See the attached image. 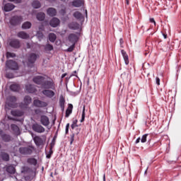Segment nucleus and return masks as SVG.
Returning a JSON list of instances; mask_svg holds the SVG:
<instances>
[{
	"label": "nucleus",
	"mask_w": 181,
	"mask_h": 181,
	"mask_svg": "<svg viewBox=\"0 0 181 181\" xmlns=\"http://www.w3.org/2000/svg\"><path fill=\"white\" fill-rule=\"evenodd\" d=\"M42 87L45 90H56V83H54V81L52 79L49 81H46L44 79Z\"/></svg>",
	"instance_id": "f257e3e1"
},
{
	"label": "nucleus",
	"mask_w": 181,
	"mask_h": 181,
	"mask_svg": "<svg viewBox=\"0 0 181 181\" xmlns=\"http://www.w3.org/2000/svg\"><path fill=\"white\" fill-rule=\"evenodd\" d=\"M22 21H23V18L22 16H14L10 19V24L11 26H18L22 23Z\"/></svg>",
	"instance_id": "f03ea898"
},
{
	"label": "nucleus",
	"mask_w": 181,
	"mask_h": 181,
	"mask_svg": "<svg viewBox=\"0 0 181 181\" xmlns=\"http://www.w3.org/2000/svg\"><path fill=\"white\" fill-rule=\"evenodd\" d=\"M37 57H39V54H36L35 53H30L28 57V66L29 67H32L35 63H36V60H37Z\"/></svg>",
	"instance_id": "7ed1b4c3"
},
{
	"label": "nucleus",
	"mask_w": 181,
	"mask_h": 181,
	"mask_svg": "<svg viewBox=\"0 0 181 181\" xmlns=\"http://www.w3.org/2000/svg\"><path fill=\"white\" fill-rule=\"evenodd\" d=\"M8 45L13 49H20L21 45V41L16 38H11L8 41Z\"/></svg>",
	"instance_id": "20e7f679"
},
{
	"label": "nucleus",
	"mask_w": 181,
	"mask_h": 181,
	"mask_svg": "<svg viewBox=\"0 0 181 181\" xmlns=\"http://www.w3.org/2000/svg\"><path fill=\"white\" fill-rule=\"evenodd\" d=\"M33 149H35V147L32 146H29L28 147H20L19 152L21 155H32Z\"/></svg>",
	"instance_id": "39448f33"
},
{
	"label": "nucleus",
	"mask_w": 181,
	"mask_h": 181,
	"mask_svg": "<svg viewBox=\"0 0 181 181\" xmlns=\"http://www.w3.org/2000/svg\"><path fill=\"white\" fill-rule=\"evenodd\" d=\"M32 128L33 131H34V132H37V134H43V132L46 131L43 126L37 123L33 124Z\"/></svg>",
	"instance_id": "423d86ee"
},
{
	"label": "nucleus",
	"mask_w": 181,
	"mask_h": 181,
	"mask_svg": "<svg viewBox=\"0 0 181 181\" xmlns=\"http://www.w3.org/2000/svg\"><path fill=\"white\" fill-rule=\"evenodd\" d=\"M6 66L11 70H18V63L13 60L6 61Z\"/></svg>",
	"instance_id": "0eeeda50"
},
{
	"label": "nucleus",
	"mask_w": 181,
	"mask_h": 181,
	"mask_svg": "<svg viewBox=\"0 0 181 181\" xmlns=\"http://www.w3.org/2000/svg\"><path fill=\"white\" fill-rule=\"evenodd\" d=\"M68 40L72 45H76V42H78V36L75 33H71L68 35Z\"/></svg>",
	"instance_id": "6e6552de"
},
{
	"label": "nucleus",
	"mask_w": 181,
	"mask_h": 181,
	"mask_svg": "<svg viewBox=\"0 0 181 181\" xmlns=\"http://www.w3.org/2000/svg\"><path fill=\"white\" fill-rule=\"evenodd\" d=\"M17 99L15 96H8L6 99V104L8 107H13V104L16 103Z\"/></svg>",
	"instance_id": "1a4fd4ad"
},
{
	"label": "nucleus",
	"mask_w": 181,
	"mask_h": 181,
	"mask_svg": "<svg viewBox=\"0 0 181 181\" xmlns=\"http://www.w3.org/2000/svg\"><path fill=\"white\" fill-rule=\"evenodd\" d=\"M42 94L47 97L48 98H53L54 95H56L54 91L50 89H45L42 91Z\"/></svg>",
	"instance_id": "9d476101"
},
{
	"label": "nucleus",
	"mask_w": 181,
	"mask_h": 181,
	"mask_svg": "<svg viewBox=\"0 0 181 181\" xmlns=\"http://www.w3.org/2000/svg\"><path fill=\"white\" fill-rule=\"evenodd\" d=\"M33 81H34L35 84H38V86H40L42 87L45 81V77L41 76H35L33 78Z\"/></svg>",
	"instance_id": "9b49d317"
},
{
	"label": "nucleus",
	"mask_w": 181,
	"mask_h": 181,
	"mask_svg": "<svg viewBox=\"0 0 181 181\" xmlns=\"http://www.w3.org/2000/svg\"><path fill=\"white\" fill-rule=\"evenodd\" d=\"M40 122H41L42 125H43L44 127H49V125L50 124L49 117L46 115L40 116Z\"/></svg>",
	"instance_id": "f8f14e48"
},
{
	"label": "nucleus",
	"mask_w": 181,
	"mask_h": 181,
	"mask_svg": "<svg viewBox=\"0 0 181 181\" xmlns=\"http://www.w3.org/2000/svg\"><path fill=\"white\" fill-rule=\"evenodd\" d=\"M15 7L16 6L13 4L6 3L3 7V11H4V12H11V11H13V9H15Z\"/></svg>",
	"instance_id": "ddd939ff"
},
{
	"label": "nucleus",
	"mask_w": 181,
	"mask_h": 181,
	"mask_svg": "<svg viewBox=\"0 0 181 181\" xmlns=\"http://www.w3.org/2000/svg\"><path fill=\"white\" fill-rule=\"evenodd\" d=\"M33 104L35 107H37L38 108H43V107H47V103L46 102H43L40 100H35L33 101Z\"/></svg>",
	"instance_id": "4468645a"
},
{
	"label": "nucleus",
	"mask_w": 181,
	"mask_h": 181,
	"mask_svg": "<svg viewBox=\"0 0 181 181\" xmlns=\"http://www.w3.org/2000/svg\"><path fill=\"white\" fill-rule=\"evenodd\" d=\"M25 90L27 93H30L31 94H33V93H36L37 91V89H36V86L32 84L26 85Z\"/></svg>",
	"instance_id": "2eb2a0df"
},
{
	"label": "nucleus",
	"mask_w": 181,
	"mask_h": 181,
	"mask_svg": "<svg viewBox=\"0 0 181 181\" xmlns=\"http://www.w3.org/2000/svg\"><path fill=\"white\" fill-rule=\"evenodd\" d=\"M2 132H0V136L2 139V141H4V142H11L12 137L11 136V135L9 134H1Z\"/></svg>",
	"instance_id": "dca6fc26"
},
{
	"label": "nucleus",
	"mask_w": 181,
	"mask_h": 181,
	"mask_svg": "<svg viewBox=\"0 0 181 181\" xmlns=\"http://www.w3.org/2000/svg\"><path fill=\"white\" fill-rule=\"evenodd\" d=\"M50 26L52 28H57L60 25V20L57 18H53L49 22Z\"/></svg>",
	"instance_id": "f3484780"
},
{
	"label": "nucleus",
	"mask_w": 181,
	"mask_h": 181,
	"mask_svg": "<svg viewBox=\"0 0 181 181\" xmlns=\"http://www.w3.org/2000/svg\"><path fill=\"white\" fill-rule=\"evenodd\" d=\"M68 28L73 30H78V29H80V24L77 22H71L68 25Z\"/></svg>",
	"instance_id": "a211bd4d"
},
{
	"label": "nucleus",
	"mask_w": 181,
	"mask_h": 181,
	"mask_svg": "<svg viewBox=\"0 0 181 181\" xmlns=\"http://www.w3.org/2000/svg\"><path fill=\"white\" fill-rule=\"evenodd\" d=\"M121 53L124 60L125 64L128 66V64H129V57H128V54H127V52L124 49L121 50Z\"/></svg>",
	"instance_id": "6ab92c4d"
},
{
	"label": "nucleus",
	"mask_w": 181,
	"mask_h": 181,
	"mask_svg": "<svg viewBox=\"0 0 181 181\" xmlns=\"http://www.w3.org/2000/svg\"><path fill=\"white\" fill-rule=\"evenodd\" d=\"M47 13L49 16H56V15H57V10L54 8L50 7L47 8Z\"/></svg>",
	"instance_id": "aec40b11"
},
{
	"label": "nucleus",
	"mask_w": 181,
	"mask_h": 181,
	"mask_svg": "<svg viewBox=\"0 0 181 181\" xmlns=\"http://www.w3.org/2000/svg\"><path fill=\"white\" fill-rule=\"evenodd\" d=\"M17 36L20 38V39H29L30 36L29 34L26 33L25 31H20L17 33Z\"/></svg>",
	"instance_id": "412c9836"
},
{
	"label": "nucleus",
	"mask_w": 181,
	"mask_h": 181,
	"mask_svg": "<svg viewBox=\"0 0 181 181\" xmlns=\"http://www.w3.org/2000/svg\"><path fill=\"white\" fill-rule=\"evenodd\" d=\"M33 141L37 146H41V145H43V139H41L40 136H35Z\"/></svg>",
	"instance_id": "4be33fe9"
},
{
	"label": "nucleus",
	"mask_w": 181,
	"mask_h": 181,
	"mask_svg": "<svg viewBox=\"0 0 181 181\" xmlns=\"http://www.w3.org/2000/svg\"><path fill=\"white\" fill-rule=\"evenodd\" d=\"M6 171L10 175H15L16 169H15V167H13V165H7L6 166Z\"/></svg>",
	"instance_id": "5701e85b"
},
{
	"label": "nucleus",
	"mask_w": 181,
	"mask_h": 181,
	"mask_svg": "<svg viewBox=\"0 0 181 181\" xmlns=\"http://www.w3.org/2000/svg\"><path fill=\"white\" fill-rule=\"evenodd\" d=\"M11 128L14 133H16V135L21 134V130L19 129V127L15 124H11Z\"/></svg>",
	"instance_id": "b1692460"
},
{
	"label": "nucleus",
	"mask_w": 181,
	"mask_h": 181,
	"mask_svg": "<svg viewBox=\"0 0 181 181\" xmlns=\"http://www.w3.org/2000/svg\"><path fill=\"white\" fill-rule=\"evenodd\" d=\"M72 112H73V105L69 104L68 107L66 110V115H65L66 118H69V117H70V114H71Z\"/></svg>",
	"instance_id": "393cba45"
},
{
	"label": "nucleus",
	"mask_w": 181,
	"mask_h": 181,
	"mask_svg": "<svg viewBox=\"0 0 181 181\" xmlns=\"http://www.w3.org/2000/svg\"><path fill=\"white\" fill-rule=\"evenodd\" d=\"M27 163H29V165H33V166H36V165H37V160L35 158H28Z\"/></svg>",
	"instance_id": "a878e982"
},
{
	"label": "nucleus",
	"mask_w": 181,
	"mask_h": 181,
	"mask_svg": "<svg viewBox=\"0 0 181 181\" xmlns=\"http://www.w3.org/2000/svg\"><path fill=\"white\" fill-rule=\"evenodd\" d=\"M83 5V1L81 0H75L72 1V6L75 8H80Z\"/></svg>",
	"instance_id": "bb28decb"
},
{
	"label": "nucleus",
	"mask_w": 181,
	"mask_h": 181,
	"mask_svg": "<svg viewBox=\"0 0 181 181\" xmlns=\"http://www.w3.org/2000/svg\"><path fill=\"white\" fill-rule=\"evenodd\" d=\"M66 103V100L63 96H60L59 98V105L61 107L62 111H64V104Z\"/></svg>",
	"instance_id": "cd10ccee"
},
{
	"label": "nucleus",
	"mask_w": 181,
	"mask_h": 181,
	"mask_svg": "<svg viewBox=\"0 0 181 181\" xmlns=\"http://www.w3.org/2000/svg\"><path fill=\"white\" fill-rule=\"evenodd\" d=\"M21 28L22 29H30L32 28V23L29 21L24 22Z\"/></svg>",
	"instance_id": "c85d7f7f"
},
{
	"label": "nucleus",
	"mask_w": 181,
	"mask_h": 181,
	"mask_svg": "<svg viewBox=\"0 0 181 181\" xmlns=\"http://www.w3.org/2000/svg\"><path fill=\"white\" fill-rule=\"evenodd\" d=\"M10 90H11V91L18 92L21 90V86L18 84H12L10 86Z\"/></svg>",
	"instance_id": "c756f323"
},
{
	"label": "nucleus",
	"mask_w": 181,
	"mask_h": 181,
	"mask_svg": "<svg viewBox=\"0 0 181 181\" xmlns=\"http://www.w3.org/2000/svg\"><path fill=\"white\" fill-rule=\"evenodd\" d=\"M73 16L75 17L76 19H78L79 21L83 19V14L79 11L74 12Z\"/></svg>",
	"instance_id": "7c9ffc66"
},
{
	"label": "nucleus",
	"mask_w": 181,
	"mask_h": 181,
	"mask_svg": "<svg viewBox=\"0 0 181 181\" xmlns=\"http://www.w3.org/2000/svg\"><path fill=\"white\" fill-rule=\"evenodd\" d=\"M23 102L25 105H29V104L32 103V98H30L29 95H26L24 98Z\"/></svg>",
	"instance_id": "2f4dec72"
},
{
	"label": "nucleus",
	"mask_w": 181,
	"mask_h": 181,
	"mask_svg": "<svg viewBox=\"0 0 181 181\" xmlns=\"http://www.w3.org/2000/svg\"><path fill=\"white\" fill-rule=\"evenodd\" d=\"M46 18V14H45V13H38L37 14V19L38 21H45V18Z\"/></svg>",
	"instance_id": "473e14b6"
},
{
	"label": "nucleus",
	"mask_w": 181,
	"mask_h": 181,
	"mask_svg": "<svg viewBox=\"0 0 181 181\" xmlns=\"http://www.w3.org/2000/svg\"><path fill=\"white\" fill-rule=\"evenodd\" d=\"M1 158L4 162H8L9 160V154L8 153H1Z\"/></svg>",
	"instance_id": "72a5a7b5"
},
{
	"label": "nucleus",
	"mask_w": 181,
	"mask_h": 181,
	"mask_svg": "<svg viewBox=\"0 0 181 181\" xmlns=\"http://www.w3.org/2000/svg\"><path fill=\"white\" fill-rule=\"evenodd\" d=\"M32 6L34 7L35 9H39L42 5L40 4V1L35 0L32 3Z\"/></svg>",
	"instance_id": "f704fd0d"
},
{
	"label": "nucleus",
	"mask_w": 181,
	"mask_h": 181,
	"mask_svg": "<svg viewBox=\"0 0 181 181\" xmlns=\"http://www.w3.org/2000/svg\"><path fill=\"white\" fill-rule=\"evenodd\" d=\"M57 39V36L54 33H49V42H52V43L54 42V41Z\"/></svg>",
	"instance_id": "c9c22d12"
},
{
	"label": "nucleus",
	"mask_w": 181,
	"mask_h": 181,
	"mask_svg": "<svg viewBox=\"0 0 181 181\" xmlns=\"http://www.w3.org/2000/svg\"><path fill=\"white\" fill-rule=\"evenodd\" d=\"M6 57L7 59H11V58L16 57V54H15L13 52H7L6 54Z\"/></svg>",
	"instance_id": "e433bc0d"
},
{
	"label": "nucleus",
	"mask_w": 181,
	"mask_h": 181,
	"mask_svg": "<svg viewBox=\"0 0 181 181\" xmlns=\"http://www.w3.org/2000/svg\"><path fill=\"white\" fill-rule=\"evenodd\" d=\"M45 50L46 52H52V50H53V45H50V44H47L45 46Z\"/></svg>",
	"instance_id": "4c0bfd02"
},
{
	"label": "nucleus",
	"mask_w": 181,
	"mask_h": 181,
	"mask_svg": "<svg viewBox=\"0 0 181 181\" xmlns=\"http://www.w3.org/2000/svg\"><path fill=\"white\" fill-rule=\"evenodd\" d=\"M77 122H78V121L77 120V119H75L74 121H73V123L71 125V129H76V128H77V127H78V124H77Z\"/></svg>",
	"instance_id": "58836bf2"
},
{
	"label": "nucleus",
	"mask_w": 181,
	"mask_h": 181,
	"mask_svg": "<svg viewBox=\"0 0 181 181\" xmlns=\"http://www.w3.org/2000/svg\"><path fill=\"white\" fill-rule=\"evenodd\" d=\"M84 119H86V106H83V107L82 116L80 122H84Z\"/></svg>",
	"instance_id": "ea45409f"
},
{
	"label": "nucleus",
	"mask_w": 181,
	"mask_h": 181,
	"mask_svg": "<svg viewBox=\"0 0 181 181\" xmlns=\"http://www.w3.org/2000/svg\"><path fill=\"white\" fill-rule=\"evenodd\" d=\"M76 47V44H72L67 49L65 50V52H68L69 53H71L73 50H74V48Z\"/></svg>",
	"instance_id": "a19ab883"
},
{
	"label": "nucleus",
	"mask_w": 181,
	"mask_h": 181,
	"mask_svg": "<svg viewBox=\"0 0 181 181\" xmlns=\"http://www.w3.org/2000/svg\"><path fill=\"white\" fill-rule=\"evenodd\" d=\"M81 131V129H80L78 127V126L77 127H76L75 129H72V132H74V134H75V135H78V134H80Z\"/></svg>",
	"instance_id": "79ce46f5"
},
{
	"label": "nucleus",
	"mask_w": 181,
	"mask_h": 181,
	"mask_svg": "<svg viewBox=\"0 0 181 181\" xmlns=\"http://www.w3.org/2000/svg\"><path fill=\"white\" fill-rule=\"evenodd\" d=\"M148 137V134H144L142 136L141 139V142L142 144H145V142H146V138Z\"/></svg>",
	"instance_id": "37998d69"
},
{
	"label": "nucleus",
	"mask_w": 181,
	"mask_h": 181,
	"mask_svg": "<svg viewBox=\"0 0 181 181\" xmlns=\"http://www.w3.org/2000/svg\"><path fill=\"white\" fill-rule=\"evenodd\" d=\"M56 144V136H54L52 141V142L50 143V147L51 148H54V145Z\"/></svg>",
	"instance_id": "c03bdc74"
},
{
	"label": "nucleus",
	"mask_w": 181,
	"mask_h": 181,
	"mask_svg": "<svg viewBox=\"0 0 181 181\" xmlns=\"http://www.w3.org/2000/svg\"><path fill=\"white\" fill-rule=\"evenodd\" d=\"M76 134L74 133H73L72 134L70 135V144L71 145V144H73V142H74V136Z\"/></svg>",
	"instance_id": "a18cd8bd"
},
{
	"label": "nucleus",
	"mask_w": 181,
	"mask_h": 181,
	"mask_svg": "<svg viewBox=\"0 0 181 181\" xmlns=\"http://www.w3.org/2000/svg\"><path fill=\"white\" fill-rule=\"evenodd\" d=\"M9 2H14V4H21L22 0H8Z\"/></svg>",
	"instance_id": "49530a36"
},
{
	"label": "nucleus",
	"mask_w": 181,
	"mask_h": 181,
	"mask_svg": "<svg viewBox=\"0 0 181 181\" xmlns=\"http://www.w3.org/2000/svg\"><path fill=\"white\" fill-rule=\"evenodd\" d=\"M12 115H13L14 117H19L21 116V115L18 114V111H12L11 112Z\"/></svg>",
	"instance_id": "de8ad7c7"
},
{
	"label": "nucleus",
	"mask_w": 181,
	"mask_h": 181,
	"mask_svg": "<svg viewBox=\"0 0 181 181\" xmlns=\"http://www.w3.org/2000/svg\"><path fill=\"white\" fill-rule=\"evenodd\" d=\"M156 83L157 86H160V78H159V77L156 78Z\"/></svg>",
	"instance_id": "09e8293b"
},
{
	"label": "nucleus",
	"mask_w": 181,
	"mask_h": 181,
	"mask_svg": "<svg viewBox=\"0 0 181 181\" xmlns=\"http://www.w3.org/2000/svg\"><path fill=\"white\" fill-rule=\"evenodd\" d=\"M120 47L124 48V39H119Z\"/></svg>",
	"instance_id": "8fccbe9b"
},
{
	"label": "nucleus",
	"mask_w": 181,
	"mask_h": 181,
	"mask_svg": "<svg viewBox=\"0 0 181 181\" xmlns=\"http://www.w3.org/2000/svg\"><path fill=\"white\" fill-rule=\"evenodd\" d=\"M60 13L62 14L63 16H64L66 15V9L65 8L61 9Z\"/></svg>",
	"instance_id": "3c124183"
},
{
	"label": "nucleus",
	"mask_w": 181,
	"mask_h": 181,
	"mask_svg": "<svg viewBox=\"0 0 181 181\" xmlns=\"http://www.w3.org/2000/svg\"><path fill=\"white\" fill-rule=\"evenodd\" d=\"M35 112L37 115H39V114H40V112H42V110L37 109L35 110Z\"/></svg>",
	"instance_id": "603ef678"
},
{
	"label": "nucleus",
	"mask_w": 181,
	"mask_h": 181,
	"mask_svg": "<svg viewBox=\"0 0 181 181\" xmlns=\"http://www.w3.org/2000/svg\"><path fill=\"white\" fill-rule=\"evenodd\" d=\"M150 22L151 23H154V25H156V22H155V19L154 18H150Z\"/></svg>",
	"instance_id": "864d4df0"
},
{
	"label": "nucleus",
	"mask_w": 181,
	"mask_h": 181,
	"mask_svg": "<svg viewBox=\"0 0 181 181\" xmlns=\"http://www.w3.org/2000/svg\"><path fill=\"white\" fill-rule=\"evenodd\" d=\"M139 142H141V137H139L136 141H135V144H139Z\"/></svg>",
	"instance_id": "5fc2aeb1"
},
{
	"label": "nucleus",
	"mask_w": 181,
	"mask_h": 181,
	"mask_svg": "<svg viewBox=\"0 0 181 181\" xmlns=\"http://www.w3.org/2000/svg\"><path fill=\"white\" fill-rule=\"evenodd\" d=\"M49 154L53 155V148H52L51 146H50V148H49Z\"/></svg>",
	"instance_id": "6e6d98bb"
},
{
	"label": "nucleus",
	"mask_w": 181,
	"mask_h": 181,
	"mask_svg": "<svg viewBox=\"0 0 181 181\" xmlns=\"http://www.w3.org/2000/svg\"><path fill=\"white\" fill-rule=\"evenodd\" d=\"M73 73L74 74H71L70 77H73L74 76H76L75 74H77V71H74Z\"/></svg>",
	"instance_id": "4d7b16f0"
},
{
	"label": "nucleus",
	"mask_w": 181,
	"mask_h": 181,
	"mask_svg": "<svg viewBox=\"0 0 181 181\" xmlns=\"http://www.w3.org/2000/svg\"><path fill=\"white\" fill-rule=\"evenodd\" d=\"M47 159H50L52 158V154H49V153L47 154Z\"/></svg>",
	"instance_id": "13d9d810"
},
{
	"label": "nucleus",
	"mask_w": 181,
	"mask_h": 181,
	"mask_svg": "<svg viewBox=\"0 0 181 181\" xmlns=\"http://www.w3.org/2000/svg\"><path fill=\"white\" fill-rule=\"evenodd\" d=\"M66 76H67V74H66V73L63 74L62 75V78H64V77H66Z\"/></svg>",
	"instance_id": "bf43d9fd"
},
{
	"label": "nucleus",
	"mask_w": 181,
	"mask_h": 181,
	"mask_svg": "<svg viewBox=\"0 0 181 181\" xmlns=\"http://www.w3.org/2000/svg\"><path fill=\"white\" fill-rule=\"evenodd\" d=\"M163 36L164 39H168V35L163 33Z\"/></svg>",
	"instance_id": "052dcab7"
},
{
	"label": "nucleus",
	"mask_w": 181,
	"mask_h": 181,
	"mask_svg": "<svg viewBox=\"0 0 181 181\" xmlns=\"http://www.w3.org/2000/svg\"><path fill=\"white\" fill-rule=\"evenodd\" d=\"M69 127H70V124L68 123L66 126V129H69Z\"/></svg>",
	"instance_id": "680f3d73"
},
{
	"label": "nucleus",
	"mask_w": 181,
	"mask_h": 181,
	"mask_svg": "<svg viewBox=\"0 0 181 181\" xmlns=\"http://www.w3.org/2000/svg\"><path fill=\"white\" fill-rule=\"evenodd\" d=\"M125 2L127 4V5H129V0H125Z\"/></svg>",
	"instance_id": "e2e57ef3"
},
{
	"label": "nucleus",
	"mask_w": 181,
	"mask_h": 181,
	"mask_svg": "<svg viewBox=\"0 0 181 181\" xmlns=\"http://www.w3.org/2000/svg\"><path fill=\"white\" fill-rule=\"evenodd\" d=\"M65 132H66V134H69V129H66Z\"/></svg>",
	"instance_id": "0e129e2a"
},
{
	"label": "nucleus",
	"mask_w": 181,
	"mask_h": 181,
	"mask_svg": "<svg viewBox=\"0 0 181 181\" xmlns=\"http://www.w3.org/2000/svg\"><path fill=\"white\" fill-rule=\"evenodd\" d=\"M103 181H105V175L103 176Z\"/></svg>",
	"instance_id": "69168bd1"
},
{
	"label": "nucleus",
	"mask_w": 181,
	"mask_h": 181,
	"mask_svg": "<svg viewBox=\"0 0 181 181\" xmlns=\"http://www.w3.org/2000/svg\"><path fill=\"white\" fill-rule=\"evenodd\" d=\"M60 1H62V2H66V0H60Z\"/></svg>",
	"instance_id": "338daca9"
},
{
	"label": "nucleus",
	"mask_w": 181,
	"mask_h": 181,
	"mask_svg": "<svg viewBox=\"0 0 181 181\" xmlns=\"http://www.w3.org/2000/svg\"><path fill=\"white\" fill-rule=\"evenodd\" d=\"M86 16H87V10H86Z\"/></svg>",
	"instance_id": "774afa93"
}]
</instances>
